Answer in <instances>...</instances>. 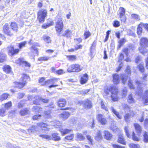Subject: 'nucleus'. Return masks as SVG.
<instances>
[{"label":"nucleus","mask_w":148,"mask_h":148,"mask_svg":"<svg viewBox=\"0 0 148 148\" xmlns=\"http://www.w3.org/2000/svg\"><path fill=\"white\" fill-rule=\"evenodd\" d=\"M104 92L107 95H108L109 92L111 93V99L114 102L117 101L119 99L118 90L114 86H106L104 88Z\"/></svg>","instance_id":"nucleus-1"},{"label":"nucleus","mask_w":148,"mask_h":148,"mask_svg":"<svg viewBox=\"0 0 148 148\" xmlns=\"http://www.w3.org/2000/svg\"><path fill=\"white\" fill-rule=\"evenodd\" d=\"M140 46L138 48L139 52L144 55L148 54V51L146 49L148 47V39L146 38H142L140 40Z\"/></svg>","instance_id":"nucleus-2"},{"label":"nucleus","mask_w":148,"mask_h":148,"mask_svg":"<svg viewBox=\"0 0 148 148\" xmlns=\"http://www.w3.org/2000/svg\"><path fill=\"white\" fill-rule=\"evenodd\" d=\"M22 82H15L14 83L15 87L18 88H23L26 81L29 80V77L28 76L25 74H23L21 77Z\"/></svg>","instance_id":"nucleus-3"},{"label":"nucleus","mask_w":148,"mask_h":148,"mask_svg":"<svg viewBox=\"0 0 148 148\" xmlns=\"http://www.w3.org/2000/svg\"><path fill=\"white\" fill-rule=\"evenodd\" d=\"M82 69V68L78 64H73L70 66L67 69V71L69 72H78Z\"/></svg>","instance_id":"nucleus-4"},{"label":"nucleus","mask_w":148,"mask_h":148,"mask_svg":"<svg viewBox=\"0 0 148 148\" xmlns=\"http://www.w3.org/2000/svg\"><path fill=\"white\" fill-rule=\"evenodd\" d=\"M47 14L46 10L42 9L39 10L38 13V18L40 22L42 23L44 22Z\"/></svg>","instance_id":"nucleus-5"},{"label":"nucleus","mask_w":148,"mask_h":148,"mask_svg":"<svg viewBox=\"0 0 148 148\" xmlns=\"http://www.w3.org/2000/svg\"><path fill=\"white\" fill-rule=\"evenodd\" d=\"M125 74H127L126 76L125 74H122L121 75V79L122 83L125 84L127 79L128 76H130L131 74L130 67L129 66H127L125 70Z\"/></svg>","instance_id":"nucleus-6"},{"label":"nucleus","mask_w":148,"mask_h":148,"mask_svg":"<svg viewBox=\"0 0 148 148\" xmlns=\"http://www.w3.org/2000/svg\"><path fill=\"white\" fill-rule=\"evenodd\" d=\"M64 27L63 22L62 18L59 19L56 22L55 29L56 32L60 35L62 30Z\"/></svg>","instance_id":"nucleus-7"},{"label":"nucleus","mask_w":148,"mask_h":148,"mask_svg":"<svg viewBox=\"0 0 148 148\" xmlns=\"http://www.w3.org/2000/svg\"><path fill=\"white\" fill-rule=\"evenodd\" d=\"M3 32L7 36H12L13 35L12 32L9 29V25L8 23L5 24L3 27Z\"/></svg>","instance_id":"nucleus-8"},{"label":"nucleus","mask_w":148,"mask_h":148,"mask_svg":"<svg viewBox=\"0 0 148 148\" xmlns=\"http://www.w3.org/2000/svg\"><path fill=\"white\" fill-rule=\"evenodd\" d=\"M34 98H35V99L37 100V101L34 100L33 103L36 105L39 104L40 102L41 101L45 103H47L48 101V99H42L41 97L39 95L36 96Z\"/></svg>","instance_id":"nucleus-9"},{"label":"nucleus","mask_w":148,"mask_h":148,"mask_svg":"<svg viewBox=\"0 0 148 148\" xmlns=\"http://www.w3.org/2000/svg\"><path fill=\"white\" fill-rule=\"evenodd\" d=\"M97 119L99 122L102 125H105L107 122L104 116L101 114H99L97 116Z\"/></svg>","instance_id":"nucleus-10"},{"label":"nucleus","mask_w":148,"mask_h":148,"mask_svg":"<svg viewBox=\"0 0 148 148\" xmlns=\"http://www.w3.org/2000/svg\"><path fill=\"white\" fill-rule=\"evenodd\" d=\"M8 53L9 55L12 56L14 55L17 53L19 51V49H14V47L12 46L8 47Z\"/></svg>","instance_id":"nucleus-11"},{"label":"nucleus","mask_w":148,"mask_h":148,"mask_svg":"<svg viewBox=\"0 0 148 148\" xmlns=\"http://www.w3.org/2000/svg\"><path fill=\"white\" fill-rule=\"evenodd\" d=\"M38 127H40L42 130L45 131V132L49 131V128L48 127V125L46 124L40 123H38L37 124Z\"/></svg>","instance_id":"nucleus-12"},{"label":"nucleus","mask_w":148,"mask_h":148,"mask_svg":"<svg viewBox=\"0 0 148 148\" xmlns=\"http://www.w3.org/2000/svg\"><path fill=\"white\" fill-rule=\"evenodd\" d=\"M82 104H83L84 107L85 108H90L92 106L91 101L88 99L82 101Z\"/></svg>","instance_id":"nucleus-13"},{"label":"nucleus","mask_w":148,"mask_h":148,"mask_svg":"<svg viewBox=\"0 0 148 148\" xmlns=\"http://www.w3.org/2000/svg\"><path fill=\"white\" fill-rule=\"evenodd\" d=\"M104 138L107 140H111L112 136V135L109 131L107 130H105L103 132Z\"/></svg>","instance_id":"nucleus-14"},{"label":"nucleus","mask_w":148,"mask_h":148,"mask_svg":"<svg viewBox=\"0 0 148 148\" xmlns=\"http://www.w3.org/2000/svg\"><path fill=\"white\" fill-rule=\"evenodd\" d=\"M124 110L125 112H130V115L132 116H133L135 114V112L132 111H131L130 110V108L126 104H124L123 105Z\"/></svg>","instance_id":"nucleus-15"},{"label":"nucleus","mask_w":148,"mask_h":148,"mask_svg":"<svg viewBox=\"0 0 148 148\" xmlns=\"http://www.w3.org/2000/svg\"><path fill=\"white\" fill-rule=\"evenodd\" d=\"M119 77L118 74L116 73L113 75V81L114 84H117L119 83Z\"/></svg>","instance_id":"nucleus-16"},{"label":"nucleus","mask_w":148,"mask_h":148,"mask_svg":"<svg viewBox=\"0 0 148 148\" xmlns=\"http://www.w3.org/2000/svg\"><path fill=\"white\" fill-rule=\"evenodd\" d=\"M95 139L98 142H100L103 139V137L101 132L99 130L97 132L95 138Z\"/></svg>","instance_id":"nucleus-17"},{"label":"nucleus","mask_w":148,"mask_h":148,"mask_svg":"<svg viewBox=\"0 0 148 148\" xmlns=\"http://www.w3.org/2000/svg\"><path fill=\"white\" fill-rule=\"evenodd\" d=\"M35 46H39V44L38 43H35L34 45H33L31 48V50L34 53V54L37 55L38 54V51L37 48Z\"/></svg>","instance_id":"nucleus-18"},{"label":"nucleus","mask_w":148,"mask_h":148,"mask_svg":"<svg viewBox=\"0 0 148 148\" xmlns=\"http://www.w3.org/2000/svg\"><path fill=\"white\" fill-rule=\"evenodd\" d=\"M88 79V76L87 74H84L81 77L80 79L81 84H83L86 83Z\"/></svg>","instance_id":"nucleus-19"},{"label":"nucleus","mask_w":148,"mask_h":148,"mask_svg":"<svg viewBox=\"0 0 148 148\" xmlns=\"http://www.w3.org/2000/svg\"><path fill=\"white\" fill-rule=\"evenodd\" d=\"M70 114L68 112H64L60 114V116L64 120L67 119L70 116Z\"/></svg>","instance_id":"nucleus-20"},{"label":"nucleus","mask_w":148,"mask_h":148,"mask_svg":"<svg viewBox=\"0 0 148 148\" xmlns=\"http://www.w3.org/2000/svg\"><path fill=\"white\" fill-rule=\"evenodd\" d=\"M118 141V143L123 145H125L126 144V143L123 138V135L122 134H120L119 135Z\"/></svg>","instance_id":"nucleus-21"},{"label":"nucleus","mask_w":148,"mask_h":148,"mask_svg":"<svg viewBox=\"0 0 148 148\" xmlns=\"http://www.w3.org/2000/svg\"><path fill=\"white\" fill-rule=\"evenodd\" d=\"M6 55L2 51L0 52V62H4L6 60Z\"/></svg>","instance_id":"nucleus-22"},{"label":"nucleus","mask_w":148,"mask_h":148,"mask_svg":"<svg viewBox=\"0 0 148 148\" xmlns=\"http://www.w3.org/2000/svg\"><path fill=\"white\" fill-rule=\"evenodd\" d=\"M58 79L54 78L49 79L46 81V85L54 84L57 82Z\"/></svg>","instance_id":"nucleus-23"},{"label":"nucleus","mask_w":148,"mask_h":148,"mask_svg":"<svg viewBox=\"0 0 148 148\" xmlns=\"http://www.w3.org/2000/svg\"><path fill=\"white\" fill-rule=\"evenodd\" d=\"M134 125L138 134V135H140L141 131V127L139 124L137 123H134Z\"/></svg>","instance_id":"nucleus-24"},{"label":"nucleus","mask_w":148,"mask_h":148,"mask_svg":"<svg viewBox=\"0 0 148 148\" xmlns=\"http://www.w3.org/2000/svg\"><path fill=\"white\" fill-rule=\"evenodd\" d=\"M60 131L63 136L66 134L70 132L71 130L68 129H60Z\"/></svg>","instance_id":"nucleus-25"},{"label":"nucleus","mask_w":148,"mask_h":148,"mask_svg":"<svg viewBox=\"0 0 148 148\" xmlns=\"http://www.w3.org/2000/svg\"><path fill=\"white\" fill-rule=\"evenodd\" d=\"M58 134L57 133H54L52 134L51 136L52 137L51 139L55 141H58L60 140V138L58 135Z\"/></svg>","instance_id":"nucleus-26"},{"label":"nucleus","mask_w":148,"mask_h":148,"mask_svg":"<svg viewBox=\"0 0 148 148\" xmlns=\"http://www.w3.org/2000/svg\"><path fill=\"white\" fill-rule=\"evenodd\" d=\"M58 105L59 107H63L66 104V101L65 99H60L58 102Z\"/></svg>","instance_id":"nucleus-27"},{"label":"nucleus","mask_w":148,"mask_h":148,"mask_svg":"<svg viewBox=\"0 0 148 148\" xmlns=\"http://www.w3.org/2000/svg\"><path fill=\"white\" fill-rule=\"evenodd\" d=\"M3 70L7 73H10L11 72V68L9 65H5L3 67Z\"/></svg>","instance_id":"nucleus-28"},{"label":"nucleus","mask_w":148,"mask_h":148,"mask_svg":"<svg viewBox=\"0 0 148 148\" xmlns=\"http://www.w3.org/2000/svg\"><path fill=\"white\" fill-rule=\"evenodd\" d=\"M127 101L128 102L130 103H134L136 102L135 100L131 94H130L128 96Z\"/></svg>","instance_id":"nucleus-29"},{"label":"nucleus","mask_w":148,"mask_h":148,"mask_svg":"<svg viewBox=\"0 0 148 148\" xmlns=\"http://www.w3.org/2000/svg\"><path fill=\"white\" fill-rule=\"evenodd\" d=\"M32 111L35 112L40 113L42 111V108L37 106H35L33 107L32 108Z\"/></svg>","instance_id":"nucleus-30"},{"label":"nucleus","mask_w":148,"mask_h":148,"mask_svg":"<svg viewBox=\"0 0 148 148\" xmlns=\"http://www.w3.org/2000/svg\"><path fill=\"white\" fill-rule=\"evenodd\" d=\"M11 27L12 30L15 32H17L18 29V27L17 24L15 22L11 23Z\"/></svg>","instance_id":"nucleus-31"},{"label":"nucleus","mask_w":148,"mask_h":148,"mask_svg":"<svg viewBox=\"0 0 148 148\" xmlns=\"http://www.w3.org/2000/svg\"><path fill=\"white\" fill-rule=\"evenodd\" d=\"M143 23H141L138 26L137 29V33L138 35H140L142 33V27H143Z\"/></svg>","instance_id":"nucleus-32"},{"label":"nucleus","mask_w":148,"mask_h":148,"mask_svg":"<svg viewBox=\"0 0 148 148\" xmlns=\"http://www.w3.org/2000/svg\"><path fill=\"white\" fill-rule=\"evenodd\" d=\"M43 40L46 43H49L51 42V38L47 35L44 36L42 37Z\"/></svg>","instance_id":"nucleus-33"},{"label":"nucleus","mask_w":148,"mask_h":148,"mask_svg":"<svg viewBox=\"0 0 148 148\" xmlns=\"http://www.w3.org/2000/svg\"><path fill=\"white\" fill-rule=\"evenodd\" d=\"M142 99H144V103L145 105H147L148 103V91L145 92V96L143 97Z\"/></svg>","instance_id":"nucleus-34"},{"label":"nucleus","mask_w":148,"mask_h":148,"mask_svg":"<svg viewBox=\"0 0 148 148\" xmlns=\"http://www.w3.org/2000/svg\"><path fill=\"white\" fill-rule=\"evenodd\" d=\"M2 105L5 108L6 110H8L11 107L12 103L10 101L5 104H2Z\"/></svg>","instance_id":"nucleus-35"},{"label":"nucleus","mask_w":148,"mask_h":148,"mask_svg":"<svg viewBox=\"0 0 148 148\" xmlns=\"http://www.w3.org/2000/svg\"><path fill=\"white\" fill-rule=\"evenodd\" d=\"M37 126L36 127L35 126H33L32 127L28 130V132L29 134L34 133L35 131L37 130Z\"/></svg>","instance_id":"nucleus-36"},{"label":"nucleus","mask_w":148,"mask_h":148,"mask_svg":"<svg viewBox=\"0 0 148 148\" xmlns=\"http://www.w3.org/2000/svg\"><path fill=\"white\" fill-rule=\"evenodd\" d=\"M9 96V94L7 93H4L0 96V100L2 101L6 99Z\"/></svg>","instance_id":"nucleus-37"},{"label":"nucleus","mask_w":148,"mask_h":148,"mask_svg":"<svg viewBox=\"0 0 148 148\" xmlns=\"http://www.w3.org/2000/svg\"><path fill=\"white\" fill-rule=\"evenodd\" d=\"M111 109L112 112L119 119H121V116L119 114V113L116 111L113 107H112L111 108Z\"/></svg>","instance_id":"nucleus-38"},{"label":"nucleus","mask_w":148,"mask_h":148,"mask_svg":"<svg viewBox=\"0 0 148 148\" xmlns=\"http://www.w3.org/2000/svg\"><path fill=\"white\" fill-rule=\"evenodd\" d=\"M143 141L145 143H148V133L145 132L143 134Z\"/></svg>","instance_id":"nucleus-39"},{"label":"nucleus","mask_w":148,"mask_h":148,"mask_svg":"<svg viewBox=\"0 0 148 148\" xmlns=\"http://www.w3.org/2000/svg\"><path fill=\"white\" fill-rule=\"evenodd\" d=\"M29 112V110L27 109L21 110L20 112V114L22 116H24L27 114Z\"/></svg>","instance_id":"nucleus-40"},{"label":"nucleus","mask_w":148,"mask_h":148,"mask_svg":"<svg viewBox=\"0 0 148 148\" xmlns=\"http://www.w3.org/2000/svg\"><path fill=\"white\" fill-rule=\"evenodd\" d=\"M51 111L49 110L48 111H45L44 112V116L45 118L49 119L51 118V115L50 114Z\"/></svg>","instance_id":"nucleus-41"},{"label":"nucleus","mask_w":148,"mask_h":148,"mask_svg":"<svg viewBox=\"0 0 148 148\" xmlns=\"http://www.w3.org/2000/svg\"><path fill=\"white\" fill-rule=\"evenodd\" d=\"M68 59L71 61H73L76 60V56L74 55H70L68 56H67Z\"/></svg>","instance_id":"nucleus-42"},{"label":"nucleus","mask_w":148,"mask_h":148,"mask_svg":"<svg viewBox=\"0 0 148 148\" xmlns=\"http://www.w3.org/2000/svg\"><path fill=\"white\" fill-rule=\"evenodd\" d=\"M138 68L141 72L143 73L144 72L145 69L143 64H139L138 66Z\"/></svg>","instance_id":"nucleus-43"},{"label":"nucleus","mask_w":148,"mask_h":148,"mask_svg":"<svg viewBox=\"0 0 148 148\" xmlns=\"http://www.w3.org/2000/svg\"><path fill=\"white\" fill-rule=\"evenodd\" d=\"M127 94V90L126 88H124L123 89L122 93V98L125 97Z\"/></svg>","instance_id":"nucleus-44"},{"label":"nucleus","mask_w":148,"mask_h":148,"mask_svg":"<svg viewBox=\"0 0 148 148\" xmlns=\"http://www.w3.org/2000/svg\"><path fill=\"white\" fill-rule=\"evenodd\" d=\"M132 18L136 21L140 20V17L138 15L136 14H132L131 15Z\"/></svg>","instance_id":"nucleus-45"},{"label":"nucleus","mask_w":148,"mask_h":148,"mask_svg":"<svg viewBox=\"0 0 148 148\" xmlns=\"http://www.w3.org/2000/svg\"><path fill=\"white\" fill-rule=\"evenodd\" d=\"M40 136L43 138H45L48 140H51L52 139L51 136L47 135H40Z\"/></svg>","instance_id":"nucleus-46"},{"label":"nucleus","mask_w":148,"mask_h":148,"mask_svg":"<svg viewBox=\"0 0 148 148\" xmlns=\"http://www.w3.org/2000/svg\"><path fill=\"white\" fill-rule=\"evenodd\" d=\"M126 40L124 38H123L120 40L119 42V45H118V47L119 48H120L121 47L124 43L126 42Z\"/></svg>","instance_id":"nucleus-47"},{"label":"nucleus","mask_w":148,"mask_h":148,"mask_svg":"<svg viewBox=\"0 0 148 148\" xmlns=\"http://www.w3.org/2000/svg\"><path fill=\"white\" fill-rule=\"evenodd\" d=\"M65 33L64 36L67 37H70L72 34L71 31L69 29L66 30L65 31Z\"/></svg>","instance_id":"nucleus-48"},{"label":"nucleus","mask_w":148,"mask_h":148,"mask_svg":"<svg viewBox=\"0 0 148 148\" xmlns=\"http://www.w3.org/2000/svg\"><path fill=\"white\" fill-rule=\"evenodd\" d=\"M6 110L5 108L0 109V115L1 116H3L5 115Z\"/></svg>","instance_id":"nucleus-49"},{"label":"nucleus","mask_w":148,"mask_h":148,"mask_svg":"<svg viewBox=\"0 0 148 148\" xmlns=\"http://www.w3.org/2000/svg\"><path fill=\"white\" fill-rule=\"evenodd\" d=\"M119 11L120 14L119 16L125 15V11L124 8H120Z\"/></svg>","instance_id":"nucleus-50"},{"label":"nucleus","mask_w":148,"mask_h":148,"mask_svg":"<svg viewBox=\"0 0 148 148\" xmlns=\"http://www.w3.org/2000/svg\"><path fill=\"white\" fill-rule=\"evenodd\" d=\"M77 137L79 140H83L85 138L84 136H83L82 134L80 133L77 134Z\"/></svg>","instance_id":"nucleus-51"},{"label":"nucleus","mask_w":148,"mask_h":148,"mask_svg":"<svg viewBox=\"0 0 148 148\" xmlns=\"http://www.w3.org/2000/svg\"><path fill=\"white\" fill-rule=\"evenodd\" d=\"M45 79L44 78L42 77L39 80V83L41 85L44 86L46 85V81L44 82Z\"/></svg>","instance_id":"nucleus-52"},{"label":"nucleus","mask_w":148,"mask_h":148,"mask_svg":"<svg viewBox=\"0 0 148 148\" xmlns=\"http://www.w3.org/2000/svg\"><path fill=\"white\" fill-rule=\"evenodd\" d=\"M21 66H22L23 67L26 66L29 67L30 66V64L29 63H28L27 62L23 60Z\"/></svg>","instance_id":"nucleus-53"},{"label":"nucleus","mask_w":148,"mask_h":148,"mask_svg":"<svg viewBox=\"0 0 148 148\" xmlns=\"http://www.w3.org/2000/svg\"><path fill=\"white\" fill-rule=\"evenodd\" d=\"M124 130L128 138H130L131 137V136L129 133L128 126L125 127L124 128Z\"/></svg>","instance_id":"nucleus-54"},{"label":"nucleus","mask_w":148,"mask_h":148,"mask_svg":"<svg viewBox=\"0 0 148 148\" xmlns=\"http://www.w3.org/2000/svg\"><path fill=\"white\" fill-rule=\"evenodd\" d=\"M130 148H140V146L138 145L131 143L129 145Z\"/></svg>","instance_id":"nucleus-55"},{"label":"nucleus","mask_w":148,"mask_h":148,"mask_svg":"<svg viewBox=\"0 0 148 148\" xmlns=\"http://www.w3.org/2000/svg\"><path fill=\"white\" fill-rule=\"evenodd\" d=\"M53 122L54 123L53 125L55 126L56 127L58 128L61 125V123L59 121H55Z\"/></svg>","instance_id":"nucleus-56"},{"label":"nucleus","mask_w":148,"mask_h":148,"mask_svg":"<svg viewBox=\"0 0 148 148\" xmlns=\"http://www.w3.org/2000/svg\"><path fill=\"white\" fill-rule=\"evenodd\" d=\"M49 59V58L47 57H41L39 58L38 60L40 61H45Z\"/></svg>","instance_id":"nucleus-57"},{"label":"nucleus","mask_w":148,"mask_h":148,"mask_svg":"<svg viewBox=\"0 0 148 148\" xmlns=\"http://www.w3.org/2000/svg\"><path fill=\"white\" fill-rule=\"evenodd\" d=\"M23 58H19L16 60L15 62L16 63L20 65H21L23 61Z\"/></svg>","instance_id":"nucleus-58"},{"label":"nucleus","mask_w":148,"mask_h":148,"mask_svg":"<svg viewBox=\"0 0 148 148\" xmlns=\"http://www.w3.org/2000/svg\"><path fill=\"white\" fill-rule=\"evenodd\" d=\"M123 64L122 62L120 63L118 67L116 68V72H118L121 69V68L123 66Z\"/></svg>","instance_id":"nucleus-59"},{"label":"nucleus","mask_w":148,"mask_h":148,"mask_svg":"<svg viewBox=\"0 0 148 148\" xmlns=\"http://www.w3.org/2000/svg\"><path fill=\"white\" fill-rule=\"evenodd\" d=\"M25 102L24 101H21L18 103V107L19 108H21L24 106Z\"/></svg>","instance_id":"nucleus-60"},{"label":"nucleus","mask_w":148,"mask_h":148,"mask_svg":"<svg viewBox=\"0 0 148 148\" xmlns=\"http://www.w3.org/2000/svg\"><path fill=\"white\" fill-rule=\"evenodd\" d=\"M101 105L102 108L104 110L106 111H108V108L105 106L102 101H101Z\"/></svg>","instance_id":"nucleus-61"},{"label":"nucleus","mask_w":148,"mask_h":148,"mask_svg":"<svg viewBox=\"0 0 148 148\" xmlns=\"http://www.w3.org/2000/svg\"><path fill=\"white\" fill-rule=\"evenodd\" d=\"M132 138L133 140L134 141H139L140 140L139 138L135 136L134 132L132 133Z\"/></svg>","instance_id":"nucleus-62"},{"label":"nucleus","mask_w":148,"mask_h":148,"mask_svg":"<svg viewBox=\"0 0 148 148\" xmlns=\"http://www.w3.org/2000/svg\"><path fill=\"white\" fill-rule=\"evenodd\" d=\"M89 91V89H84L81 90L80 92V93L82 95H84L87 93Z\"/></svg>","instance_id":"nucleus-63"},{"label":"nucleus","mask_w":148,"mask_h":148,"mask_svg":"<svg viewBox=\"0 0 148 148\" xmlns=\"http://www.w3.org/2000/svg\"><path fill=\"white\" fill-rule=\"evenodd\" d=\"M27 42L24 41L19 44V47L20 49L22 48L23 47H25V45L26 44Z\"/></svg>","instance_id":"nucleus-64"}]
</instances>
